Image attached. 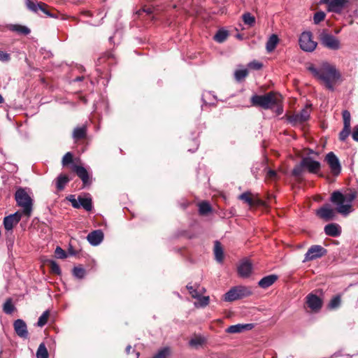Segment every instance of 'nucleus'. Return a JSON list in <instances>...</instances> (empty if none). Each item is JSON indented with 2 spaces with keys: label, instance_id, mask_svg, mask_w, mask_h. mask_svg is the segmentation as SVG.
Returning a JSON list of instances; mask_svg holds the SVG:
<instances>
[{
  "label": "nucleus",
  "instance_id": "1",
  "mask_svg": "<svg viewBox=\"0 0 358 358\" xmlns=\"http://www.w3.org/2000/svg\"><path fill=\"white\" fill-rule=\"evenodd\" d=\"M306 68L315 79L330 90H334L341 77L336 66L328 62L318 64L309 62L306 64Z\"/></svg>",
  "mask_w": 358,
  "mask_h": 358
},
{
  "label": "nucleus",
  "instance_id": "2",
  "mask_svg": "<svg viewBox=\"0 0 358 358\" xmlns=\"http://www.w3.org/2000/svg\"><path fill=\"white\" fill-rule=\"evenodd\" d=\"M357 192L350 189L345 194L334 191L330 197L331 202L336 206V212L343 216L348 215L353 211L352 201L357 198Z\"/></svg>",
  "mask_w": 358,
  "mask_h": 358
},
{
  "label": "nucleus",
  "instance_id": "3",
  "mask_svg": "<svg viewBox=\"0 0 358 358\" xmlns=\"http://www.w3.org/2000/svg\"><path fill=\"white\" fill-rule=\"evenodd\" d=\"M282 96L276 92H269L264 95H254L251 98L252 104L264 109L271 108L282 103Z\"/></svg>",
  "mask_w": 358,
  "mask_h": 358
},
{
  "label": "nucleus",
  "instance_id": "4",
  "mask_svg": "<svg viewBox=\"0 0 358 358\" xmlns=\"http://www.w3.org/2000/svg\"><path fill=\"white\" fill-rule=\"evenodd\" d=\"M327 254V250L322 245H313L308 249L307 252L304 255L303 262L305 263L322 258Z\"/></svg>",
  "mask_w": 358,
  "mask_h": 358
},
{
  "label": "nucleus",
  "instance_id": "5",
  "mask_svg": "<svg viewBox=\"0 0 358 358\" xmlns=\"http://www.w3.org/2000/svg\"><path fill=\"white\" fill-rule=\"evenodd\" d=\"M321 44L324 47L336 50L341 48L340 41L334 36L323 31L319 36Z\"/></svg>",
  "mask_w": 358,
  "mask_h": 358
},
{
  "label": "nucleus",
  "instance_id": "6",
  "mask_svg": "<svg viewBox=\"0 0 358 358\" xmlns=\"http://www.w3.org/2000/svg\"><path fill=\"white\" fill-rule=\"evenodd\" d=\"M299 43L300 48L306 52H313L317 46V43L313 40L310 31L303 32L299 37Z\"/></svg>",
  "mask_w": 358,
  "mask_h": 358
},
{
  "label": "nucleus",
  "instance_id": "7",
  "mask_svg": "<svg viewBox=\"0 0 358 358\" xmlns=\"http://www.w3.org/2000/svg\"><path fill=\"white\" fill-rule=\"evenodd\" d=\"M310 112L311 106L307 105L300 112L296 113L292 115H289L288 117V120L293 125L301 124L309 119Z\"/></svg>",
  "mask_w": 358,
  "mask_h": 358
},
{
  "label": "nucleus",
  "instance_id": "8",
  "mask_svg": "<svg viewBox=\"0 0 358 358\" xmlns=\"http://www.w3.org/2000/svg\"><path fill=\"white\" fill-rule=\"evenodd\" d=\"M325 162H327V164L329 166V169L334 176H338L341 171V166L339 162L338 158L336 155L333 152H330L327 154L325 159Z\"/></svg>",
  "mask_w": 358,
  "mask_h": 358
},
{
  "label": "nucleus",
  "instance_id": "9",
  "mask_svg": "<svg viewBox=\"0 0 358 358\" xmlns=\"http://www.w3.org/2000/svg\"><path fill=\"white\" fill-rule=\"evenodd\" d=\"M22 217V210H17L13 214L6 216L3 219V226L7 231H11L18 224Z\"/></svg>",
  "mask_w": 358,
  "mask_h": 358
},
{
  "label": "nucleus",
  "instance_id": "10",
  "mask_svg": "<svg viewBox=\"0 0 358 358\" xmlns=\"http://www.w3.org/2000/svg\"><path fill=\"white\" fill-rule=\"evenodd\" d=\"M336 211L329 204L323 205L316 210V215L325 222L333 220L336 217Z\"/></svg>",
  "mask_w": 358,
  "mask_h": 358
},
{
  "label": "nucleus",
  "instance_id": "11",
  "mask_svg": "<svg viewBox=\"0 0 358 358\" xmlns=\"http://www.w3.org/2000/svg\"><path fill=\"white\" fill-rule=\"evenodd\" d=\"M71 168L76 175L80 178L85 187L89 186L92 184V179L85 167L77 164H73Z\"/></svg>",
  "mask_w": 358,
  "mask_h": 358
},
{
  "label": "nucleus",
  "instance_id": "12",
  "mask_svg": "<svg viewBox=\"0 0 358 358\" xmlns=\"http://www.w3.org/2000/svg\"><path fill=\"white\" fill-rule=\"evenodd\" d=\"M306 303L313 312H318L322 306V299L313 293H310L306 296Z\"/></svg>",
  "mask_w": 358,
  "mask_h": 358
},
{
  "label": "nucleus",
  "instance_id": "13",
  "mask_svg": "<svg viewBox=\"0 0 358 358\" xmlns=\"http://www.w3.org/2000/svg\"><path fill=\"white\" fill-rule=\"evenodd\" d=\"M237 271L240 277L248 278L252 271V264L248 259H243L240 261L237 267Z\"/></svg>",
  "mask_w": 358,
  "mask_h": 358
},
{
  "label": "nucleus",
  "instance_id": "14",
  "mask_svg": "<svg viewBox=\"0 0 358 358\" xmlns=\"http://www.w3.org/2000/svg\"><path fill=\"white\" fill-rule=\"evenodd\" d=\"M34 197L31 196L27 190L24 188V217L29 218L32 213L34 207Z\"/></svg>",
  "mask_w": 358,
  "mask_h": 358
},
{
  "label": "nucleus",
  "instance_id": "15",
  "mask_svg": "<svg viewBox=\"0 0 358 358\" xmlns=\"http://www.w3.org/2000/svg\"><path fill=\"white\" fill-rule=\"evenodd\" d=\"M301 164L311 173H317L320 169V163L310 157H305L301 159Z\"/></svg>",
  "mask_w": 358,
  "mask_h": 358
},
{
  "label": "nucleus",
  "instance_id": "16",
  "mask_svg": "<svg viewBox=\"0 0 358 358\" xmlns=\"http://www.w3.org/2000/svg\"><path fill=\"white\" fill-rule=\"evenodd\" d=\"M87 239L92 245H99L103 239V233L100 229L94 230L88 234Z\"/></svg>",
  "mask_w": 358,
  "mask_h": 358
},
{
  "label": "nucleus",
  "instance_id": "17",
  "mask_svg": "<svg viewBox=\"0 0 358 358\" xmlns=\"http://www.w3.org/2000/svg\"><path fill=\"white\" fill-rule=\"evenodd\" d=\"M253 328L252 324H237L229 326L227 329L226 332L229 334L241 333L246 330H250Z\"/></svg>",
  "mask_w": 358,
  "mask_h": 358
},
{
  "label": "nucleus",
  "instance_id": "18",
  "mask_svg": "<svg viewBox=\"0 0 358 358\" xmlns=\"http://www.w3.org/2000/svg\"><path fill=\"white\" fill-rule=\"evenodd\" d=\"M324 231L326 235L332 237H338L341 234V227L336 223L328 224L324 227Z\"/></svg>",
  "mask_w": 358,
  "mask_h": 358
},
{
  "label": "nucleus",
  "instance_id": "19",
  "mask_svg": "<svg viewBox=\"0 0 358 358\" xmlns=\"http://www.w3.org/2000/svg\"><path fill=\"white\" fill-rule=\"evenodd\" d=\"M347 3L348 1L346 0H331L329 2V10L339 13Z\"/></svg>",
  "mask_w": 358,
  "mask_h": 358
},
{
  "label": "nucleus",
  "instance_id": "20",
  "mask_svg": "<svg viewBox=\"0 0 358 358\" xmlns=\"http://www.w3.org/2000/svg\"><path fill=\"white\" fill-rule=\"evenodd\" d=\"M278 280V275L271 274L262 278L258 282V285L266 289L271 286Z\"/></svg>",
  "mask_w": 358,
  "mask_h": 358
},
{
  "label": "nucleus",
  "instance_id": "21",
  "mask_svg": "<svg viewBox=\"0 0 358 358\" xmlns=\"http://www.w3.org/2000/svg\"><path fill=\"white\" fill-rule=\"evenodd\" d=\"M343 129L340 134H350V113L348 110L343 112Z\"/></svg>",
  "mask_w": 358,
  "mask_h": 358
},
{
  "label": "nucleus",
  "instance_id": "22",
  "mask_svg": "<svg viewBox=\"0 0 358 358\" xmlns=\"http://www.w3.org/2000/svg\"><path fill=\"white\" fill-rule=\"evenodd\" d=\"M70 181V178L66 174H60L55 179L56 188L58 191L64 189L66 184Z\"/></svg>",
  "mask_w": 358,
  "mask_h": 358
},
{
  "label": "nucleus",
  "instance_id": "23",
  "mask_svg": "<svg viewBox=\"0 0 358 358\" xmlns=\"http://www.w3.org/2000/svg\"><path fill=\"white\" fill-rule=\"evenodd\" d=\"M79 208H83L87 211H91L92 209V201L90 197H83L78 196Z\"/></svg>",
  "mask_w": 358,
  "mask_h": 358
},
{
  "label": "nucleus",
  "instance_id": "24",
  "mask_svg": "<svg viewBox=\"0 0 358 358\" xmlns=\"http://www.w3.org/2000/svg\"><path fill=\"white\" fill-rule=\"evenodd\" d=\"M214 254L216 261L219 263H222L224 259V252L222 247L219 241L215 242Z\"/></svg>",
  "mask_w": 358,
  "mask_h": 358
},
{
  "label": "nucleus",
  "instance_id": "25",
  "mask_svg": "<svg viewBox=\"0 0 358 358\" xmlns=\"http://www.w3.org/2000/svg\"><path fill=\"white\" fill-rule=\"evenodd\" d=\"M278 41L279 39L277 35H271L266 43V50L269 52H272L275 48Z\"/></svg>",
  "mask_w": 358,
  "mask_h": 358
},
{
  "label": "nucleus",
  "instance_id": "26",
  "mask_svg": "<svg viewBox=\"0 0 358 358\" xmlns=\"http://www.w3.org/2000/svg\"><path fill=\"white\" fill-rule=\"evenodd\" d=\"M237 299H239L238 294H237V291L236 287H233L230 289L224 295V300L225 301H234Z\"/></svg>",
  "mask_w": 358,
  "mask_h": 358
},
{
  "label": "nucleus",
  "instance_id": "27",
  "mask_svg": "<svg viewBox=\"0 0 358 358\" xmlns=\"http://www.w3.org/2000/svg\"><path fill=\"white\" fill-rule=\"evenodd\" d=\"M40 11L44 13L47 17H57V13L55 12V10L52 8H50V7L44 3H41Z\"/></svg>",
  "mask_w": 358,
  "mask_h": 358
},
{
  "label": "nucleus",
  "instance_id": "28",
  "mask_svg": "<svg viewBox=\"0 0 358 358\" xmlns=\"http://www.w3.org/2000/svg\"><path fill=\"white\" fill-rule=\"evenodd\" d=\"M341 304V297L339 295L334 296L329 301L328 304V308L330 310H334L338 308Z\"/></svg>",
  "mask_w": 358,
  "mask_h": 358
},
{
  "label": "nucleus",
  "instance_id": "29",
  "mask_svg": "<svg viewBox=\"0 0 358 358\" xmlns=\"http://www.w3.org/2000/svg\"><path fill=\"white\" fill-rule=\"evenodd\" d=\"M41 3L31 0H26L25 1L27 8L34 13H38L40 10Z\"/></svg>",
  "mask_w": 358,
  "mask_h": 358
},
{
  "label": "nucleus",
  "instance_id": "30",
  "mask_svg": "<svg viewBox=\"0 0 358 358\" xmlns=\"http://www.w3.org/2000/svg\"><path fill=\"white\" fill-rule=\"evenodd\" d=\"M235 287L237 291V294H238L239 299L250 296L252 294L250 289L247 287L236 286Z\"/></svg>",
  "mask_w": 358,
  "mask_h": 358
},
{
  "label": "nucleus",
  "instance_id": "31",
  "mask_svg": "<svg viewBox=\"0 0 358 358\" xmlns=\"http://www.w3.org/2000/svg\"><path fill=\"white\" fill-rule=\"evenodd\" d=\"M37 358H48V352L43 343H41L36 352Z\"/></svg>",
  "mask_w": 358,
  "mask_h": 358
},
{
  "label": "nucleus",
  "instance_id": "32",
  "mask_svg": "<svg viewBox=\"0 0 358 358\" xmlns=\"http://www.w3.org/2000/svg\"><path fill=\"white\" fill-rule=\"evenodd\" d=\"M212 210L210 205L206 201H203L199 205V211L201 215H206Z\"/></svg>",
  "mask_w": 358,
  "mask_h": 358
},
{
  "label": "nucleus",
  "instance_id": "33",
  "mask_svg": "<svg viewBox=\"0 0 358 358\" xmlns=\"http://www.w3.org/2000/svg\"><path fill=\"white\" fill-rule=\"evenodd\" d=\"M238 199L245 202L250 206H252L255 205L254 200L250 197V192H244L239 195Z\"/></svg>",
  "mask_w": 358,
  "mask_h": 358
},
{
  "label": "nucleus",
  "instance_id": "34",
  "mask_svg": "<svg viewBox=\"0 0 358 358\" xmlns=\"http://www.w3.org/2000/svg\"><path fill=\"white\" fill-rule=\"evenodd\" d=\"M170 355V348L164 347L161 348L153 358H168Z\"/></svg>",
  "mask_w": 358,
  "mask_h": 358
},
{
  "label": "nucleus",
  "instance_id": "35",
  "mask_svg": "<svg viewBox=\"0 0 358 358\" xmlns=\"http://www.w3.org/2000/svg\"><path fill=\"white\" fill-rule=\"evenodd\" d=\"M15 307L12 303L11 299H8L3 306V310L6 314H10L13 312Z\"/></svg>",
  "mask_w": 358,
  "mask_h": 358
},
{
  "label": "nucleus",
  "instance_id": "36",
  "mask_svg": "<svg viewBox=\"0 0 358 358\" xmlns=\"http://www.w3.org/2000/svg\"><path fill=\"white\" fill-rule=\"evenodd\" d=\"M228 36V33L224 30H220L217 32V34L214 36V38L216 41L219 43H222L224 41Z\"/></svg>",
  "mask_w": 358,
  "mask_h": 358
},
{
  "label": "nucleus",
  "instance_id": "37",
  "mask_svg": "<svg viewBox=\"0 0 358 358\" xmlns=\"http://www.w3.org/2000/svg\"><path fill=\"white\" fill-rule=\"evenodd\" d=\"M85 273V270L82 267L76 266L73 269V275L78 279L84 278Z\"/></svg>",
  "mask_w": 358,
  "mask_h": 358
},
{
  "label": "nucleus",
  "instance_id": "38",
  "mask_svg": "<svg viewBox=\"0 0 358 358\" xmlns=\"http://www.w3.org/2000/svg\"><path fill=\"white\" fill-rule=\"evenodd\" d=\"M49 315V310H45L43 313V314L39 317L38 320L37 322V324L38 327H42L47 323Z\"/></svg>",
  "mask_w": 358,
  "mask_h": 358
},
{
  "label": "nucleus",
  "instance_id": "39",
  "mask_svg": "<svg viewBox=\"0 0 358 358\" xmlns=\"http://www.w3.org/2000/svg\"><path fill=\"white\" fill-rule=\"evenodd\" d=\"M248 74V71L246 69H238L235 71V78L238 81H241L244 79Z\"/></svg>",
  "mask_w": 358,
  "mask_h": 358
},
{
  "label": "nucleus",
  "instance_id": "40",
  "mask_svg": "<svg viewBox=\"0 0 358 358\" xmlns=\"http://www.w3.org/2000/svg\"><path fill=\"white\" fill-rule=\"evenodd\" d=\"M243 20L245 24L252 27L255 22V18L250 13H246L243 15Z\"/></svg>",
  "mask_w": 358,
  "mask_h": 358
},
{
  "label": "nucleus",
  "instance_id": "41",
  "mask_svg": "<svg viewBox=\"0 0 358 358\" xmlns=\"http://www.w3.org/2000/svg\"><path fill=\"white\" fill-rule=\"evenodd\" d=\"M264 170H267L266 174V179L270 180L272 181L276 180L278 179V175L277 172L274 170L267 169L265 167Z\"/></svg>",
  "mask_w": 358,
  "mask_h": 358
},
{
  "label": "nucleus",
  "instance_id": "42",
  "mask_svg": "<svg viewBox=\"0 0 358 358\" xmlns=\"http://www.w3.org/2000/svg\"><path fill=\"white\" fill-rule=\"evenodd\" d=\"M196 299H198L199 302L198 304L195 303V306L202 308L208 306L210 301L209 296H201V294H199V297Z\"/></svg>",
  "mask_w": 358,
  "mask_h": 358
},
{
  "label": "nucleus",
  "instance_id": "43",
  "mask_svg": "<svg viewBox=\"0 0 358 358\" xmlns=\"http://www.w3.org/2000/svg\"><path fill=\"white\" fill-rule=\"evenodd\" d=\"M73 154L70 152H66L62 160V164L63 166H66L73 162Z\"/></svg>",
  "mask_w": 358,
  "mask_h": 358
},
{
  "label": "nucleus",
  "instance_id": "44",
  "mask_svg": "<svg viewBox=\"0 0 358 358\" xmlns=\"http://www.w3.org/2000/svg\"><path fill=\"white\" fill-rule=\"evenodd\" d=\"M303 169H304V166H302L301 162L299 164H297L294 166V168L292 170V173L294 177L299 178V177L301 176L303 171Z\"/></svg>",
  "mask_w": 358,
  "mask_h": 358
},
{
  "label": "nucleus",
  "instance_id": "45",
  "mask_svg": "<svg viewBox=\"0 0 358 358\" xmlns=\"http://www.w3.org/2000/svg\"><path fill=\"white\" fill-rule=\"evenodd\" d=\"M15 330L20 337H22V320L18 319L14 323Z\"/></svg>",
  "mask_w": 358,
  "mask_h": 358
},
{
  "label": "nucleus",
  "instance_id": "46",
  "mask_svg": "<svg viewBox=\"0 0 358 358\" xmlns=\"http://www.w3.org/2000/svg\"><path fill=\"white\" fill-rule=\"evenodd\" d=\"M55 254L57 258L65 259L67 257L66 252L59 246H57L55 249Z\"/></svg>",
  "mask_w": 358,
  "mask_h": 358
},
{
  "label": "nucleus",
  "instance_id": "47",
  "mask_svg": "<svg viewBox=\"0 0 358 358\" xmlns=\"http://www.w3.org/2000/svg\"><path fill=\"white\" fill-rule=\"evenodd\" d=\"M204 339L202 337H195L189 341V345L191 346L197 347L203 343Z\"/></svg>",
  "mask_w": 358,
  "mask_h": 358
},
{
  "label": "nucleus",
  "instance_id": "48",
  "mask_svg": "<svg viewBox=\"0 0 358 358\" xmlns=\"http://www.w3.org/2000/svg\"><path fill=\"white\" fill-rule=\"evenodd\" d=\"M187 289H188L189 294H191V296L194 298V299H196V298H199V294H201L199 290H197L196 289H195L194 287V286H192L190 285L189 284H188L187 286H186Z\"/></svg>",
  "mask_w": 358,
  "mask_h": 358
},
{
  "label": "nucleus",
  "instance_id": "49",
  "mask_svg": "<svg viewBox=\"0 0 358 358\" xmlns=\"http://www.w3.org/2000/svg\"><path fill=\"white\" fill-rule=\"evenodd\" d=\"M50 270L52 273L57 275L61 274V269L58 264L55 261L50 262Z\"/></svg>",
  "mask_w": 358,
  "mask_h": 358
},
{
  "label": "nucleus",
  "instance_id": "50",
  "mask_svg": "<svg viewBox=\"0 0 358 358\" xmlns=\"http://www.w3.org/2000/svg\"><path fill=\"white\" fill-rule=\"evenodd\" d=\"M15 200L19 206H22V188L19 187L15 193Z\"/></svg>",
  "mask_w": 358,
  "mask_h": 358
},
{
  "label": "nucleus",
  "instance_id": "51",
  "mask_svg": "<svg viewBox=\"0 0 358 358\" xmlns=\"http://www.w3.org/2000/svg\"><path fill=\"white\" fill-rule=\"evenodd\" d=\"M67 199L69 202H71L72 206L74 208L79 209V205H78V198L76 199L75 195H69L67 197Z\"/></svg>",
  "mask_w": 358,
  "mask_h": 358
},
{
  "label": "nucleus",
  "instance_id": "52",
  "mask_svg": "<svg viewBox=\"0 0 358 358\" xmlns=\"http://www.w3.org/2000/svg\"><path fill=\"white\" fill-rule=\"evenodd\" d=\"M325 17V14L323 12H317L314 15V22L315 24H317L322 20H324Z\"/></svg>",
  "mask_w": 358,
  "mask_h": 358
},
{
  "label": "nucleus",
  "instance_id": "53",
  "mask_svg": "<svg viewBox=\"0 0 358 358\" xmlns=\"http://www.w3.org/2000/svg\"><path fill=\"white\" fill-rule=\"evenodd\" d=\"M87 127L85 125H82L76 127L73 131V134H85L87 132Z\"/></svg>",
  "mask_w": 358,
  "mask_h": 358
},
{
  "label": "nucleus",
  "instance_id": "54",
  "mask_svg": "<svg viewBox=\"0 0 358 358\" xmlns=\"http://www.w3.org/2000/svg\"><path fill=\"white\" fill-rule=\"evenodd\" d=\"M262 66V64L257 61H253L248 64V67L252 69H260Z\"/></svg>",
  "mask_w": 358,
  "mask_h": 358
},
{
  "label": "nucleus",
  "instance_id": "55",
  "mask_svg": "<svg viewBox=\"0 0 358 358\" xmlns=\"http://www.w3.org/2000/svg\"><path fill=\"white\" fill-rule=\"evenodd\" d=\"M192 142L194 143V147L193 148H188V151L190 152H194L197 150L199 145V141L197 137L193 138Z\"/></svg>",
  "mask_w": 358,
  "mask_h": 358
},
{
  "label": "nucleus",
  "instance_id": "56",
  "mask_svg": "<svg viewBox=\"0 0 358 358\" xmlns=\"http://www.w3.org/2000/svg\"><path fill=\"white\" fill-rule=\"evenodd\" d=\"M9 28L12 31H15L17 32H22V27L20 25H10Z\"/></svg>",
  "mask_w": 358,
  "mask_h": 358
},
{
  "label": "nucleus",
  "instance_id": "57",
  "mask_svg": "<svg viewBox=\"0 0 358 358\" xmlns=\"http://www.w3.org/2000/svg\"><path fill=\"white\" fill-rule=\"evenodd\" d=\"M8 59H9V55L7 53H6L3 51H0V60L7 61Z\"/></svg>",
  "mask_w": 358,
  "mask_h": 358
},
{
  "label": "nucleus",
  "instance_id": "58",
  "mask_svg": "<svg viewBox=\"0 0 358 358\" xmlns=\"http://www.w3.org/2000/svg\"><path fill=\"white\" fill-rule=\"evenodd\" d=\"M75 143H78L80 141L84 139L87 136H73Z\"/></svg>",
  "mask_w": 358,
  "mask_h": 358
},
{
  "label": "nucleus",
  "instance_id": "59",
  "mask_svg": "<svg viewBox=\"0 0 358 358\" xmlns=\"http://www.w3.org/2000/svg\"><path fill=\"white\" fill-rule=\"evenodd\" d=\"M277 106V110H276V113L278 115H280L282 113V106H281V103L278 104V105H275Z\"/></svg>",
  "mask_w": 358,
  "mask_h": 358
},
{
  "label": "nucleus",
  "instance_id": "60",
  "mask_svg": "<svg viewBox=\"0 0 358 358\" xmlns=\"http://www.w3.org/2000/svg\"><path fill=\"white\" fill-rule=\"evenodd\" d=\"M142 11L146 13L147 14H150L152 12V8H144Z\"/></svg>",
  "mask_w": 358,
  "mask_h": 358
},
{
  "label": "nucleus",
  "instance_id": "61",
  "mask_svg": "<svg viewBox=\"0 0 358 358\" xmlns=\"http://www.w3.org/2000/svg\"><path fill=\"white\" fill-rule=\"evenodd\" d=\"M349 136H339V139L342 142H345Z\"/></svg>",
  "mask_w": 358,
  "mask_h": 358
},
{
  "label": "nucleus",
  "instance_id": "62",
  "mask_svg": "<svg viewBox=\"0 0 358 358\" xmlns=\"http://www.w3.org/2000/svg\"><path fill=\"white\" fill-rule=\"evenodd\" d=\"M27 334H28V331H27V330L26 329V324H25V323L24 322V338H27Z\"/></svg>",
  "mask_w": 358,
  "mask_h": 358
},
{
  "label": "nucleus",
  "instance_id": "63",
  "mask_svg": "<svg viewBox=\"0 0 358 358\" xmlns=\"http://www.w3.org/2000/svg\"><path fill=\"white\" fill-rule=\"evenodd\" d=\"M29 33H30V29L29 28H27V27L24 26V35L28 34Z\"/></svg>",
  "mask_w": 358,
  "mask_h": 358
},
{
  "label": "nucleus",
  "instance_id": "64",
  "mask_svg": "<svg viewBox=\"0 0 358 358\" xmlns=\"http://www.w3.org/2000/svg\"><path fill=\"white\" fill-rule=\"evenodd\" d=\"M353 134H358V125L355 127Z\"/></svg>",
  "mask_w": 358,
  "mask_h": 358
}]
</instances>
